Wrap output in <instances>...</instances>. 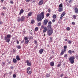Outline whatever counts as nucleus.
Listing matches in <instances>:
<instances>
[{
	"label": "nucleus",
	"instance_id": "36",
	"mask_svg": "<svg viewBox=\"0 0 78 78\" xmlns=\"http://www.w3.org/2000/svg\"><path fill=\"white\" fill-rule=\"evenodd\" d=\"M41 28H42V29H44V28H45V27H44V26L42 25L41 26Z\"/></svg>",
	"mask_w": 78,
	"mask_h": 78
},
{
	"label": "nucleus",
	"instance_id": "26",
	"mask_svg": "<svg viewBox=\"0 0 78 78\" xmlns=\"http://www.w3.org/2000/svg\"><path fill=\"white\" fill-rule=\"evenodd\" d=\"M53 19H56V15H54L53 16Z\"/></svg>",
	"mask_w": 78,
	"mask_h": 78
},
{
	"label": "nucleus",
	"instance_id": "44",
	"mask_svg": "<svg viewBox=\"0 0 78 78\" xmlns=\"http://www.w3.org/2000/svg\"><path fill=\"white\" fill-rule=\"evenodd\" d=\"M72 25H74L75 24V23L74 22H72Z\"/></svg>",
	"mask_w": 78,
	"mask_h": 78
},
{
	"label": "nucleus",
	"instance_id": "56",
	"mask_svg": "<svg viewBox=\"0 0 78 78\" xmlns=\"http://www.w3.org/2000/svg\"><path fill=\"white\" fill-rule=\"evenodd\" d=\"M30 1V0H26V2H28Z\"/></svg>",
	"mask_w": 78,
	"mask_h": 78
},
{
	"label": "nucleus",
	"instance_id": "35",
	"mask_svg": "<svg viewBox=\"0 0 78 78\" xmlns=\"http://www.w3.org/2000/svg\"><path fill=\"white\" fill-rule=\"evenodd\" d=\"M70 30V28L69 27H67L66 28V30H67V31H69V30Z\"/></svg>",
	"mask_w": 78,
	"mask_h": 78
},
{
	"label": "nucleus",
	"instance_id": "29",
	"mask_svg": "<svg viewBox=\"0 0 78 78\" xmlns=\"http://www.w3.org/2000/svg\"><path fill=\"white\" fill-rule=\"evenodd\" d=\"M73 18L74 19H76V15H73Z\"/></svg>",
	"mask_w": 78,
	"mask_h": 78
},
{
	"label": "nucleus",
	"instance_id": "28",
	"mask_svg": "<svg viewBox=\"0 0 78 78\" xmlns=\"http://www.w3.org/2000/svg\"><path fill=\"white\" fill-rule=\"evenodd\" d=\"M41 24H42V23H41V22L38 23H37L38 26L40 27V26H41Z\"/></svg>",
	"mask_w": 78,
	"mask_h": 78
},
{
	"label": "nucleus",
	"instance_id": "62",
	"mask_svg": "<svg viewBox=\"0 0 78 78\" xmlns=\"http://www.w3.org/2000/svg\"><path fill=\"white\" fill-rule=\"evenodd\" d=\"M9 73L10 74V75H11V74H12V72H9Z\"/></svg>",
	"mask_w": 78,
	"mask_h": 78
},
{
	"label": "nucleus",
	"instance_id": "57",
	"mask_svg": "<svg viewBox=\"0 0 78 78\" xmlns=\"http://www.w3.org/2000/svg\"><path fill=\"white\" fill-rule=\"evenodd\" d=\"M0 24H3V22L1 21H0Z\"/></svg>",
	"mask_w": 78,
	"mask_h": 78
},
{
	"label": "nucleus",
	"instance_id": "24",
	"mask_svg": "<svg viewBox=\"0 0 78 78\" xmlns=\"http://www.w3.org/2000/svg\"><path fill=\"white\" fill-rule=\"evenodd\" d=\"M30 70V67H28L27 69V73H28V72H29V70Z\"/></svg>",
	"mask_w": 78,
	"mask_h": 78
},
{
	"label": "nucleus",
	"instance_id": "53",
	"mask_svg": "<svg viewBox=\"0 0 78 78\" xmlns=\"http://www.w3.org/2000/svg\"><path fill=\"white\" fill-rule=\"evenodd\" d=\"M55 21H56V20H52V22H55Z\"/></svg>",
	"mask_w": 78,
	"mask_h": 78
},
{
	"label": "nucleus",
	"instance_id": "46",
	"mask_svg": "<svg viewBox=\"0 0 78 78\" xmlns=\"http://www.w3.org/2000/svg\"><path fill=\"white\" fill-rule=\"evenodd\" d=\"M64 76V74L62 73V74H61L60 75V76H61V77H62V76Z\"/></svg>",
	"mask_w": 78,
	"mask_h": 78
},
{
	"label": "nucleus",
	"instance_id": "5",
	"mask_svg": "<svg viewBox=\"0 0 78 78\" xmlns=\"http://www.w3.org/2000/svg\"><path fill=\"white\" fill-rule=\"evenodd\" d=\"M64 50L62 49L61 52L60 53V55H63L64 54V53L67 51V46H64Z\"/></svg>",
	"mask_w": 78,
	"mask_h": 78
},
{
	"label": "nucleus",
	"instance_id": "38",
	"mask_svg": "<svg viewBox=\"0 0 78 78\" xmlns=\"http://www.w3.org/2000/svg\"><path fill=\"white\" fill-rule=\"evenodd\" d=\"M24 40H25V41H28V37H24Z\"/></svg>",
	"mask_w": 78,
	"mask_h": 78
},
{
	"label": "nucleus",
	"instance_id": "18",
	"mask_svg": "<svg viewBox=\"0 0 78 78\" xmlns=\"http://www.w3.org/2000/svg\"><path fill=\"white\" fill-rule=\"evenodd\" d=\"M65 15H66V12H65V11H64L61 15V16L62 17H64Z\"/></svg>",
	"mask_w": 78,
	"mask_h": 78
},
{
	"label": "nucleus",
	"instance_id": "11",
	"mask_svg": "<svg viewBox=\"0 0 78 78\" xmlns=\"http://www.w3.org/2000/svg\"><path fill=\"white\" fill-rule=\"evenodd\" d=\"M44 52V49L41 48L40 49L39 51V52L40 54H42Z\"/></svg>",
	"mask_w": 78,
	"mask_h": 78
},
{
	"label": "nucleus",
	"instance_id": "22",
	"mask_svg": "<svg viewBox=\"0 0 78 78\" xmlns=\"http://www.w3.org/2000/svg\"><path fill=\"white\" fill-rule=\"evenodd\" d=\"M16 48H17L18 49H20L21 48V46H20V45H18L16 46Z\"/></svg>",
	"mask_w": 78,
	"mask_h": 78
},
{
	"label": "nucleus",
	"instance_id": "40",
	"mask_svg": "<svg viewBox=\"0 0 78 78\" xmlns=\"http://www.w3.org/2000/svg\"><path fill=\"white\" fill-rule=\"evenodd\" d=\"M72 2H73V0H70L68 2V3H72Z\"/></svg>",
	"mask_w": 78,
	"mask_h": 78
},
{
	"label": "nucleus",
	"instance_id": "2",
	"mask_svg": "<svg viewBox=\"0 0 78 78\" xmlns=\"http://www.w3.org/2000/svg\"><path fill=\"white\" fill-rule=\"evenodd\" d=\"M11 36V35L10 34H8L7 35V37L5 36L4 37L5 41H6V42H8V43H9V42L10 41Z\"/></svg>",
	"mask_w": 78,
	"mask_h": 78
},
{
	"label": "nucleus",
	"instance_id": "25",
	"mask_svg": "<svg viewBox=\"0 0 78 78\" xmlns=\"http://www.w3.org/2000/svg\"><path fill=\"white\" fill-rule=\"evenodd\" d=\"M53 40H52V38L51 37H50V41L49 42H52Z\"/></svg>",
	"mask_w": 78,
	"mask_h": 78
},
{
	"label": "nucleus",
	"instance_id": "19",
	"mask_svg": "<svg viewBox=\"0 0 78 78\" xmlns=\"http://www.w3.org/2000/svg\"><path fill=\"white\" fill-rule=\"evenodd\" d=\"M13 61L14 63H16L17 62V60L15 58L13 59Z\"/></svg>",
	"mask_w": 78,
	"mask_h": 78
},
{
	"label": "nucleus",
	"instance_id": "13",
	"mask_svg": "<svg viewBox=\"0 0 78 78\" xmlns=\"http://www.w3.org/2000/svg\"><path fill=\"white\" fill-rule=\"evenodd\" d=\"M47 31V27H45L44 28V30L43 31V33H45V32H46Z\"/></svg>",
	"mask_w": 78,
	"mask_h": 78
},
{
	"label": "nucleus",
	"instance_id": "45",
	"mask_svg": "<svg viewBox=\"0 0 78 78\" xmlns=\"http://www.w3.org/2000/svg\"><path fill=\"white\" fill-rule=\"evenodd\" d=\"M67 54H65L64 55V58H66V57H67Z\"/></svg>",
	"mask_w": 78,
	"mask_h": 78
},
{
	"label": "nucleus",
	"instance_id": "7",
	"mask_svg": "<svg viewBox=\"0 0 78 78\" xmlns=\"http://www.w3.org/2000/svg\"><path fill=\"white\" fill-rule=\"evenodd\" d=\"M48 25L47 27L48 28V29H50V30H52V28H51V22L49 21L48 23Z\"/></svg>",
	"mask_w": 78,
	"mask_h": 78
},
{
	"label": "nucleus",
	"instance_id": "27",
	"mask_svg": "<svg viewBox=\"0 0 78 78\" xmlns=\"http://www.w3.org/2000/svg\"><path fill=\"white\" fill-rule=\"evenodd\" d=\"M62 3L60 4L59 5V7L60 8H62Z\"/></svg>",
	"mask_w": 78,
	"mask_h": 78
},
{
	"label": "nucleus",
	"instance_id": "41",
	"mask_svg": "<svg viewBox=\"0 0 78 78\" xmlns=\"http://www.w3.org/2000/svg\"><path fill=\"white\" fill-rule=\"evenodd\" d=\"M31 23L32 24L34 23V20H31Z\"/></svg>",
	"mask_w": 78,
	"mask_h": 78
},
{
	"label": "nucleus",
	"instance_id": "54",
	"mask_svg": "<svg viewBox=\"0 0 78 78\" xmlns=\"http://www.w3.org/2000/svg\"><path fill=\"white\" fill-rule=\"evenodd\" d=\"M1 14H2V16H5L4 15V13L2 12Z\"/></svg>",
	"mask_w": 78,
	"mask_h": 78
},
{
	"label": "nucleus",
	"instance_id": "9",
	"mask_svg": "<svg viewBox=\"0 0 78 78\" xmlns=\"http://www.w3.org/2000/svg\"><path fill=\"white\" fill-rule=\"evenodd\" d=\"M43 3L44 1L43 0H41L39 2L38 4L40 6H41V5H42V4H43Z\"/></svg>",
	"mask_w": 78,
	"mask_h": 78
},
{
	"label": "nucleus",
	"instance_id": "17",
	"mask_svg": "<svg viewBox=\"0 0 78 78\" xmlns=\"http://www.w3.org/2000/svg\"><path fill=\"white\" fill-rule=\"evenodd\" d=\"M63 10V9L62 8H59L58 9V11L59 12H61V11H62Z\"/></svg>",
	"mask_w": 78,
	"mask_h": 78
},
{
	"label": "nucleus",
	"instance_id": "43",
	"mask_svg": "<svg viewBox=\"0 0 78 78\" xmlns=\"http://www.w3.org/2000/svg\"><path fill=\"white\" fill-rule=\"evenodd\" d=\"M16 43L17 44H19V41H18V40H16Z\"/></svg>",
	"mask_w": 78,
	"mask_h": 78
},
{
	"label": "nucleus",
	"instance_id": "59",
	"mask_svg": "<svg viewBox=\"0 0 78 78\" xmlns=\"http://www.w3.org/2000/svg\"><path fill=\"white\" fill-rule=\"evenodd\" d=\"M49 59L50 60V59H52V57H50Z\"/></svg>",
	"mask_w": 78,
	"mask_h": 78
},
{
	"label": "nucleus",
	"instance_id": "20",
	"mask_svg": "<svg viewBox=\"0 0 78 78\" xmlns=\"http://www.w3.org/2000/svg\"><path fill=\"white\" fill-rule=\"evenodd\" d=\"M16 59L18 61H20V58L19 57V55H17L16 57Z\"/></svg>",
	"mask_w": 78,
	"mask_h": 78
},
{
	"label": "nucleus",
	"instance_id": "50",
	"mask_svg": "<svg viewBox=\"0 0 78 78\" xmlns=\"http://www.w3.org/2000/svg\"><path fill=\"white\" fill-rule=\"evenodd\" d=\"M38 45V44H36V45L35 46V48H36V49L37 48V46Z\"/></svg>",
	"mask_w": 78,
	"mask_h": 78
},
{
	"label": "nucleus",
	"instance_id": "60",
	"mask_svg": "<svg viewBox=\"0 0 78 78\" xmlns=\"http://www.w3.org/2000/svg\"><path fill=\"white\" fill-rule=\"evenodd\" d=\"M67 41V39H65V41Z\"/></svg>",
	"mask_w": 78,
	"mask_h": 78
},
{
	"label": "nucleus",
	"instance_id": "30",
	"mask_svg": "<svg viewBox=\"0 0 78 78\" xmlns=\"http://www.w3.org/2000/svg\"><path fill=\"white\" fill-rule=\"evenodd\" d=\"M38 30H39V28L37 27H36L35 28V31H37Z\"/></svg>",
	"mask_w": 78,
	"mask_h": 78
},
{
	"label": "nucleus",
	"instance_id": "14",
	"mask_svg": "<svg viewBox=\"0 0 78 78\" xmlns=\"http://www.w3.org/2000/svg\"><path fill=\"white\" fill-rule=\"evenodd\" d=\"M72 52L73 53H74V52H75V51H72L71 50H69L68 51V53H69V54H72Z\"/></svg>",
	"mask_w": 78,
	"mask_h": 78
},
{
	"label": "nucleus",
	"instance_id": "52",
	"mask_svg": "<svg viewBox=\"0 0 78 78\" xmlns=\"http://www.w3.org/2000/svg\"><path fill=\"white\" fill-rule=\"evenodd\" d=\"M63 17V16H61L60 19L62 20Z\"/></svg>",
	"mask_w": 78,
	"mask_h": 78
},
{
	"label": "nucleus",
	"instance_id": "51",
	"mask_svg": "<svg viewBox=\"0 0 78 78\" xmlns=\"http://www.w3.org/2000/svg\"><path fill=\"white\" fill-rule=\"evenodd\" d=\"M25 42V41H24V40H22L21 41V44H23V42Z\"/></svg>",
	"mask_w": 78,
	"mask_h": 78
},
{
	"label": "nucleus",
	"instance_id": "37",
	"mask_svg": "<svg viewBox=\"0 0 78 78\" xmlns=\"http://www.w3.org/2000/svg\"><path fill=\"white\" fill-rule=\"evenodd\" d=\"M10 2L11 4H13V3H14V2H13V1H12V0L10 1Z\"/></svg>",
	"mask_w": 78,
	"mask_h": 78
},
{
	"label": "nucleus",
	"instance_id": "8",
	"mask_svg": "<svg viewBox=\"0 0 78 78\" xmlns=\"http://www.w3.org/2000/svg\"><path fill=\"white\" fill-rule=\"evenodd\" d=\"M26 62L27 63V66H29L30 67V66H31V62H30L28 60H27L26 61Z\"/></svg>",
	"mask_w": 78,
	"mask_h": 78
},
{
	"label": "nucleus",
	"instance_id": "64",
	"mask_svg": "<svg viewBox=\"0 0 78 78\" xmlns=\"http://www.w3.org/2000/svg\"><path fill=\"white\" fill-rule=\"evenodd\" d=\"M76 59H78V56H76Z\"/></svg>",
	"mask_w": 78,
	"mask_h": 78
},
{
	"label": "nucleus",
	"instance_id": "12",
	"mask_svg": "<svg viewBox=\"0 0 78 78\" xmlns=\"http://www.w3.org/2000/svg\"><path fill=\"white\" fill-rule=\"evenodd\" d=\"M74 11L75 13H76V14H78V9L77 8H75L74 9Z\"/></svg>",
	"mask_w": 78,
	"mask_h": 78
},
{
	"label": "nucleus",
	"instance_id": "1",
	"mask_svg": "<svg viewBox=\"0 0 78 78\" xmlns=\"http://www.w3.org/2000/svg\"><path fill=\"white\" fill-rule=\"evenodd\" d=\"M44 18V12H41L40 14L37 15V20L38 22H41Z\"/></svg>",
	"mask_w": 78,
	"mask_h": 78
},
{
	"label": "nucleus",
	"instance_id": "15",
	"mask_svg": "<svg viewBox=\"0 0 78 78\" xmlns=\"http://www.w3.org/2000/svg\"><path fill=\"white\" fill-rule=\"evenodd\" d=\"M50 65L51 66H52V67H53L54 66V65H55V63L54 62H50Z\"/></svg>",
	"mask_w": 78,
	"mask_h": 78
},
{
	"label": "nucleus",
	"instance_id": "32",
	"mask_svg": "<svg viewBox=\"0 0 78 78\" xmlns=\"http://www.w3.org/2000/svg\"><path fill=\"white\" fill-rule=\"evenodd\" d=\"M34 43L36 44V45H37V41L36 40H34Z\"/></svg>",
	"mask_w": 78,
	"mask_h": 78
},
{
	"label": "nucleus",
	"instance_id": "23",
	"mask_svg": "<svg viewBox=\"0 0 78 78\" xmlns=\"http://www.w3.org/2000/svg\"><path fill=\"white\" fill-rule=\"evenodd\" d=\"M31 15H32V12H29L28 14V16H31Z\"/></svg>",
	"mask_w": 78,
	"mask_h": 78
},
{
	"label": "nucleus",
	"instance_id": "61",
	"mask_svg": "<svg viewBox=\"0 0 78 78\" xmlns=\"http://www.w3.org/2000/svg\"><path fill=\"white\" fill-rule=\"evenodd\" d=\"M2 64L3 65H5V62H2Z\"/></svg>",
	"mask_w": 78,
	"mask_h": 78
},
{
	"label": "nucleus",
	"instance_id": "42",
	"mask_svg": "<svg viewBox=\"0 0 78 78\" xmlns=\"http://www.w3.org/2000/svg\"><path fill=\"white\" fill-rule=\"evenodd\" d=\"M47 17H48L50 16V14L48 13L46 15Z\"/></svg>",
	"mask_w": 78,
	"mask_h": 78
},
{
	"label": "nucleus",
	"instance_id": "33",
	"mask_svg": "<svg viewBox=\"0 0 78 78\" xmlns=\"http://www.w3.org/2000/svg\"><path fill=\"white\" fill-rule=\"evenodd\" d=\"M46 76L47 78H48V77H50V75L48 74H47Z\"/></svg>",
	"mask_w": 78,
	"mask_h": 78
},
{
	"label": "nucleus",
	"instance_id": "10",
	"mask_svg": "<svg viewBox=\"0 0 78 78\" xmlns=\"http://www.w3.org/2000/svg\"><path fill=\"white\" fill-rule=\"evenodd\" d=\"M48 21L47 20V19L45 20L44 21V23H43V25H47V23H48Z\"/></svg>",
	"mask_w": 78,
	"mask_h": 78
},
{
	"label": "nucleus",
	"instance_id": "58",
	"mask_svg": "<svg viewBox=\"0 0 78 78\" xmlns=\"http://www.w3.org/2000/svg\"><path fill=\"white\" fill-rule=\"evenodd\" d=\"M35 0H33L32 1V3H35Z\"/></svg>",
	"mask_w": 78,
	"mask_h": 78
},
{
	"label": "nucleus",
	"instance_id": "34",
	"mask_svg": "<svg viewBox=\"0 0 78 78\" xmlns=\"http://www.w3.org/2000/svg\"><path fill=\"white\" fill-rule=\"evenodd\" d=\"M68 43L69 44H71L72 43V41L69 40V41H68Z\"/></svg>",
	"mask_w": 78,
	"mask_h": 78
},
{
	"label": "nucleus",
	"instance_id": "6",
	"mask_svg": "<svg viewBox=\"0 0 78 78\" xmlns=\"http://www.w3.org/2000/svg\"><path fill=\"white\" fill-rule=\"evenodd\" d=\"M53 33V30L50 29L47 31V33L48 36H51Z\"/></svg>",
	"mask_w": 78,
	"mask_h": 78
},
{
	"label": "nucleus",
	"instance_id": "48",
	"mask_svg": "<svg viewBox=\"0 0 78 78\" xmlns=\"http://www.w3.org/2000/svg\"><path fill=\"white\" fill-rule=\"evenodd\" d=\"M67 6H70V3H69V2H67Z\"/></svg>",
	"mask_w": 78,
	"mask_h": 78
},
{
	"label": "nucleus",
	"instance_id": "49",
	"mask_svg": "<svg viewBox=\"0 0 78 78\" xmlns=\"http://www.w3.org/2000/svg\"><path fill=\"white\" fill-rule=\"evenodd\" d=\"M28 74L29 75H31V71H29L28 73Z\"/></svg>",
	"mask_w": 78,
	"mask_h": 78
},
{
	"label": "nucleus",
	"instance_id": "47",
	"mask_svg": "<svg viewBox=\"0 0 78 78\" xmlns=\"http://www.w3.org/2000/svg\"><path fill=\"white\" fill-rule=\"evenodd\" d=\"M61 66V64H58V65L57 66L58 67H60Z\"/></svg>",
	"mask_w": 78,
	"mask_h": 78
},
{
	"label": "nucleus",
	"instance_id": "55",
	"mask_svg": "<svg viewBox=\"0 0 78 78\" xmlns=\"http://www.w3.org/2000/svg\"><path fill=\"white\" fill-rule=\"evenodd\" d=\"M51 10L50 9H48V12H50Z\"/></svg>",
	"mask_w": 78,
	"mask_h": 78
},
{
	"label": "nucleus",
	"instance_id": "31",
	"mask_svg": "<svg viewBox=\"0 0 78 78\" xmlns=\"http://www.w3.org/2000/svg\"><path fill=\"white\" fill-rule=\"evenodd\" d=\"M33 39V37L32 36H30V38H29V39L30 40H31V39Z\"/></svg>",
	"mask_w": 78,
	"mask_h": 78
},
{
	"label": "nucleus",
	"instance_id": "4",
	"mask_svg": "<svg viewBox=\"0 0 78 78\" xmlns=\"http://www.w3.org/2000/svg\"><path fill=\"white\" fill-rule=\"evenodd\" d=\"M75 58L74 57V56H72L70 57L69 59L71 64H73L75 62Z\"/></svg>",
	"mask_w": 78,
	"mask_h": 78
},
{
	"label": "nucleus",
	"instance_id": "39",
	"mask_svg": "<svg viewBox=\"0 0 78 78\" xmlns=\"http://www.w3.org/2000/svg\"><path fill=\"white\" fill-rule=\"evenodd\" d=\"M13 78H16V75L15 74H14L13 75Z\"/></svg>",
	"mask_w": 78,
	"mask_h": 78
},
{
	"label": "nucleus",
	"instance_id": "3",
	"mask_svg": "<svg viewBox=\"0 0 78 78\" xmlns=\"http://www.w3.org/2000/svg\"><path fill=\"white\" fill-rule=\"evenodd\" d=\"M25 20V16H23L21 17V18L18 17V18L17 21L18 22H22L23 21H24Z\"/></svg>",
	"mask_w": 78,
	"mask_h": 78
},
{
	"label": "nucleus",
	"instance_id": "21",
	"mask_svg": "<svg viewBox=\"0 0 78 78\" xmlns=\"http://www.w3.org/2000/svg\"><path fill=\"white\" fill-rule=\"evenodd\" d=\"M29 41H29V40H25V43L26 44H28V43L29 42Z\"/></svg>",
	"mask_w": 78,
	"mask_h": 78
},
{
	"label": "nucleus",
	"instance_id": "16",
	"mask_svg": "<svg viewBox=\"0 0 78 78\" xmlns=\"http://www.w3.org/2000/svg\"><path fill=\"white\" fill-rule=\"evenodd\" d=\"M24 12V11L23 10V9H21V10L20 11L19 15H21V14H22V13H23V12Z\"/></svg>",
	"mask_w": 78,
	"mask_h": 78
},
{
	"label": "nucleus",
	"instance_id": "63",
	"mask_svg": "<svg viewBox=\"0 0 78 78\" xmlns=\"http://www.w3.org/2000/svg\"><path fill=\"white\" fill-rule=\"evenodd\" d=\"M3 9H6V8L5 7H3Z\"/></svg>",
	"mask_w": 78,
	"mask_h": 78
}]
</instances>
